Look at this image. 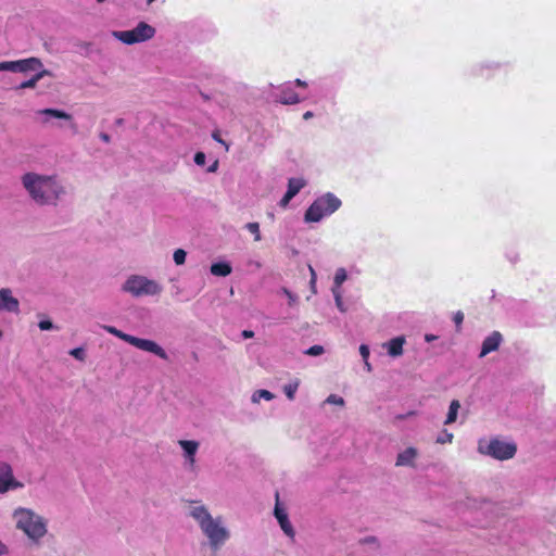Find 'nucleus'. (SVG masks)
Wrapping results in <instances>:
<instances>
[{"label":"nucleus","mask_w":556,"mask_h":556,"mask_svg":"<svg viewBox=\"0 0 556 556\" xmlns=\"http://www.w3.org/2000/svg\"><path fill=\"white\" fill-rule=\"evenodd\" d=\"M187 515L197 523L210 551L218 552L230 541L231 530L226 519L222 515H213L202 502H191L188 505Z\"/></svg>","instance_id":"f257e3e1"},{"label":"nucleus","mask_w":556,"mask_h":556,"mask_svg":"<svg viewBox=\"0 0 556 556\" xmlns=\"http://www.w3.org/2000/svg\"><path fill=\"white\" fill-rule=\"evenodd\" d=\"M11 518L14 528L35 545H39L48 534V519L33 508L17 506L12 510Z\"/></svg>","instance_id":"f03ea898"},{"label":"nucleus","mask_w":556,"mask_h":556,"mask_svg":"<svg viewBox=\"0 0 556 556\" xmlns=\"http://www.w3.org/2000/svg\"><path fill=\"white\" fill-rule=\"evenodd\" d=\"M23 185L33 200L39 204L54 203L62 193V187L50 176L27 173L23 176Z\"/></svg>","instance_id":"7ed1b4c3"},{"label":"nucleus","mask_w":556,"mask_h":556,"mask_svg":"<svg viewBox=\"0 0 556 556\" xmlns=\"http://www.w3.org/2000/svg\"><path fill=\"white\" fill-rule=\"evenodd\" d=\"M517 443L500 435L483 437L477 441V452L498 462L513 459L517 454Z\"/></svg>","instance_id":"20e7f679"},{"label":"nucleus","mask_w":556,"mask_h":556,"mask_svg":"<svg viewBox=\"0 0 556 556\" xmlns=\"http://www.w3.org/2000/svg\"><path fill=\"white\" fill-rule=\"evenodd\" d=\"M341 206V200L328 192L317 198L306 210L304 220L306 223H318L325 216L334 213Z\"/></svg>","instance_id":"39448f33"},{"label":"nucleus","mask_w":556,"mask_h":556,"mask_svg":"<svg viewBox=\"0 0 556 556\" xmlns=\"http://www.w3.org/2000/svg\"><path fill=\"white\" fill-rule=\"evenodd\" d=\"M155 29L146 22H140L135 28L129 30H117L113 33L114 38L125 45H134L147 41L153 38Z\"/></svg>","instance_id":"423d86ee"},{"label":"nucleus","mask_w":556,"mask_h":556,"mask_svg":"<svg viewBox=\"0 0 556 556\" xmlns=\"http://www.w3.org/2000/svg\"><path fill=\"white\" fill-rule=\"evenodd\" d=\"M123 289L135 296L154 295L161 292V287L153 280L141 276H131Z\"/></svg>","instance_id":"0eeeda50"},{"label":"nucleus","mask_w":556,"mask_h":556,"mask_svg":"<svg viewBox=\"0 0 556 556\" xmlns=\"http://www.w3.org/2000/svg\"><path fill=\"white\" fill-rule=\"evenodd\" d=\"M180 448V457L182 466L188 472H195L198 470L197 455L199 453L201 443L198 440L180 439L177 441Z\"/></svg>","instance_id":"6e6552de"},{"label":"nucleus","mask_w":556,"mask_h":556,"mask_svg":"<svg viewBox=\"0 0 556 556\" xmlns=\"http://www.w3.org/2000/svg\"><path fill=\"white\" fill-rule=\"evenodd\" d=\"M24 488V482L14 476L13 467L9 463L0 460V495Z\"/></svg>","instance_id":"1a4fd4ad"},{"label":"nucleus","mask_w":556,"mask_h":556,"mask_svg":"<svg viewBox=\"0 0 556 556\" xmlns=\"http://www.w3.org/2000/svg\"><path fill=\"white\" fill-rule=\"evenodd\" d=\"M42 62L38 58H28L17 61H9V71L14 73L39 72L42 68Z\"/></svg>","instance_id":"9d476101"},{"label":"nucleus","mask_w":556,"mask_h":556,"mask_svg":"<svg viewBox=\"0 0 556 556\" xmlns=\"http://www.w3.org/2000/svg\"><path fill=\"white\" fill-rule=\"evenodd\" d=\"M274 515H275L281 530L283 531V533L287 536L293 539L294 534H295L294 529H293L291 522L289 521L288 514H287L286 509L279 503L278 494L276 495V505H275V509H274Z\"/></svg>","instance_id":"9b49d317"},{"label":"nucleus","mask_w":556,"mask_h":556,"mask_svg":"<svg viewBox=\"0 0 556 556\" xmlns=\"http://www.w3.org/2000/svg\"><path fill=\"white\" fill-rule=\"evenodd\" d=\"M108 332L110 333H113L117 337H119L121 339H123L124 341H126L127 343L131 344V345H135L137 348H148V349H155V348H160L156 343H154L153 341H150V340H142V339H138V338H135L132 336H129V334H126L124 332H122L121 330L112 327V326H104L103 327Z\"/></svg>","instance_id":"f8f14e48"},{"label":"nucleus","mask_w":556,"mask_h":556,"mask_svg":"<svg viewBox=\"0 0 556 556\" xmlns=\"http://www.w3.org/2000/svg\"><path fill=\"white\" fill-rule=\"evenodd\" d=\"M418 457L419 451L414 446H408L397 454L395 466L416 468Z\"/></svg>","instance_id":"ddd939ff"},{"label":"nucleus","mask_w":556,"mask_h":556,"mask_svg":"<svg viewBox=\"0 0 556 556\" xmlns=\"http://www.w3.org/2000/svg\"><path fill=\"white\" fill-rule=\"evenodd\" d=\"M18 307V300L12 296V291L8 288L0 289V312L7 311L17 313Z\"/></svg>","instance_id":"4468645a"},{"label":"nucleus","mask_w":556,"mask_h":556,"mask_svg":"<svg viewBox=\"0 0 556 556\" xmlns=\"http://www.w3.org/2000/svg\"><path fill=\"white\" fill-rule=\"evenodd\" d=\"M277 101L282 104H296L301 101V99L299 94L290 87H286L281 89Z\"/></svg>","instance_id":"2eb2a0df"},{"label":"nucleus","mask_w":556,"mask_h":556,"mask_svg":"<svg viewBox=\"0 0 556 556\" xmlns=\"http://www.w3.org/2000/svg\"><path fill=\"white\" fill-rule=\"evenodd\" d=\"M51 75L50 71L48 70H41L37 72L30 79L23 81L17 87H15L16 90L18 89H26V88H35L37 86V83L43 78L45 76Z\"/></svg>","instance_id":"dca6fc26"},{"label":"nucleus","mask_w":556,"mask_h":556,"mask_svg":"<svg viewBox=\"0 0 556 556\" xmlns=\"http://www.w3.org/2000/svg\"><path fill=\"white\" fill-rule=\"evenodd\" d=\"M231 266L226 262L214 263L211 266V274L217 277H226L231 274Z\"/></svg>","instance_id":"f3484780"},{"label":"nucleus","mask_w":556,"mask_h":556,"mask_svg":"<svg viewBox=\"0 0 556 556\" xmlns=\"http://www.w3.org/2000/svg\"><path fill=\"white\" fill-rule=\"evenodd\" d=\"M300 383V379L294 378L287 382L286 384H283L282 391L289 401H293L295 399V394L299 390Z\"/></svg>","instance_id":"a211bd4d"},{"label":"nucleus","mask_w":556,"mask_h":556,"mask_svg":"<svg viewBox=\"0 0 556 556\" xmlns=\"http://www.w3.org/2000/svg\"><path fill=\"white\" fill-rule=\"evenodd\" d=\"M275 399V394L268 390H255L251 395V402L253 404H260L262 400L269 402Z\"/></svg>","instance_id":"6ab92c4d"},{"label":"nucleus","mask_w":556,"mask_h":556,"mask_svg":"<svg viewBox=\"0 0 556 556\" xmlns=\"http://www.w3.org/2000/svg\"><path fill=\"white\" fill-rule=\"evenodd\" d=\"M306 181L303 178H290L288 180V190L287 192L295 197L300 190L305 187Z\"/></svg>","instance_id":"aec40b11"},{"label":"nucleus","mask_w":556,"mask_h":556,"mask_svg":"<svg viewBox=\"0 0 556 556\" xmlns=\"http://www.w3.org/2000/svg\"><path fill=\"white\" fill-rule=\"evenodd\" d=\"M460 404L457 400H453L448 407V413L444 421L445 425H451L456 421Z\"/></svg>","instance_id":"412c9836"},{"label":"nucleus","mask_w":556,"mask_h":556,"mask_svg":"<svg viewBox=\"0 0 556 556\" xmlns=\"http://www.w3.org/2000/svg\"><path fill=\"white\" fill-rule=\"evenodd\" d=\"M38 113L42 114V115L55 117V118L72 121L71 114H68L64 111L58 110V109H43V110H40Z\"/></svg>","instance_id":"4be33fe9"},{"label":"nucleus","mask_w":556,"mask_h":556,"mask_svg":"<svg viewBox=\"0 0 556 556\" xmlns=\"http://www.w3.org/2000/svg\"><path fill=\"white\" fill-rule=\"evenodd\" d=\"M502 334L498 331H493L482 343L481 348H498L502 343Z\"/></svg>","instance_id":"5701e85b"},{"label":"nucleus","mask_w":556,"mask_h":556,"mask_svg":"<svg viewBox=\"0 0 556 556\" xmlns=\"http://www.w3.org/2000/svg\"><path fill=\"white\" fill-rule=\"evenodd\" d=\"M406 343L404 336H399L393 339H391L388 342H384L381 348H403V345Z\"/></svg>","instance_id":"b1692460"},{"label":"nucleus","mask_w":556,"mask_h":556,"mask_svg":"<svg viewBox=\"0 0 556 556\" xmlns=\"http://www.w3.org/2000/svg\"><path fill=\"white\" fill-rule=\"evenodd\" d=\"M324 404H329V405H336V406H339V407H343L345 405V401L342 396L338 395V394H330L327 396V399L325 400Z\"/></svg>","instance_id":"393cba45"},{"label":"nucleus","mask_w":556,"mask_h":556,"mask_svg":"<svg viewBox=\"0 0 556 556\" xmlns=\"http://www.w3.org/2000/svg\"><path fill=\"white\" fill-rule=\"evenodd\" d=\"M245 228L252 233L254 235V240L255 241H261L262 237H261V231H260V224L256 223V222H253V223H248L245 225Z\"/></svg>","instance_id":"a878e982"},{"label":"nucleus","mask_w":556,"mask_h":556,"mask_svg":"<svg viewBox=\"0 0 556 556\" xmlns=\"http://www.w3.org/2000/svg\"><path fill=\"white\" fill-rule=\"evenodd\" d=\"M454 439V435L453 433L448 432L447 430H444L443 432H441L435 442L439 443V444H446V443H452Z\"/></svg>","instance_id":"bb28decb"},{"label":"nucleus","mask_w":556,"mask_h":556,"mask_svg":"<svg viewBox=\"0 0 556 556\" xmlns=\"http://www.w3.org/2000/svg\"><path fill=\"white\" fill-rule=\"evenodd\" d=\"M345 280H346L345 269L344 268L337 269L334 279H333L336 287H340Z\"/></svg>","instance_id":"cd10ccee"},{"label":"nucleus","mask_w":556,"mask_h":556,"mask_svg":"<svg viewBox=\"0 0 556 556\" xmlns=\"http://www.w3.org/2000/svg\"><path fill=\"white\" fill-rule=\"evenodd\" d=\"M186 251L182 250V249H177L175 252H174V255H173V258H174V262L177 264V265H182L186 261Z\"/></svg>","instance_id":"c85d7f7f"},{"label":"nucleus","mask_w":556,"mask_h":556,"mask_svg":"<svg viewBox=\"0 0 556 556\" xmlns=\"http://www.w3.org/2000/svg\"><path fill=\"white\" fill-rule=\"evenodd\" d=\"M361 543L363 545H368L370 546L371 548H378L379 547V542H378V539L376 536H366L364 539L361 540Z\"/></svg>","instance_id":"c756f323"},{"label":"nucleus","mask_w":556,"mask_h":556,"mask_svg":"<svg viewBox=\"0 0 556 556\" xmlns=\"http://www.w3.org/2000/svg\"><path fill=\"white\" fill-rule=\"evenodd\" d=\"M359 351H361L362 358L364 361L365 368L368 372H370L372 370V366L368 361L370 350H359Z\"/></svg>","instance_id":"7c9ffc66"},{"label":"nucleus","mask_w":556,"mask_h":556,"mask_svg":"<svg viewBox=\"0 0 556 556\" xmlns=\"http://www.w3.org/2000/svg\"><path fill=\"white\" fill-rule=\"evenodd\" d=\"M71 355L77 361H85L86 358V350H71Z\"/></svg>","instance_id":"2f4dec72"},{"label":"nucleus","mask_w":556,"mask_h":556,"mask_svg":"<svg viewBox=\"0 0 556 556\" xmlns=\"http://www.w3.org/2000/svg\"><path fill=\"white\" fill-rule=\"evenodd\" d=\"M205 154L201 151L194 154V163L199 166H203L205 164Z\"/></svg>","instance_id":"473e14b6"},{"label":"nucleus","mask_w":556,"mask_h":556,"mask_svg":"<svg viewBox=\"0 0 556 556\" xmlns=\"http://www.w3.org/2000/svg\"><path fill=\"white\" fill-rule=\"evenodd\" d=\"M308 268H309V271H311L309 285H311L312 291L314 293H316V279H317L316 273H315V270H314V268L312 266H308Z\"/></svg>","instance_id":"72a5a7b5"},{"label":"nucleus","mask_w":556,"mask_h":556,"mask_svg":"<svg viewBox=\"0 0 556 556\" xmlns=\"http://www.w3.org/2000/svg\"><path fill=\"white\" fill-rule=\"evenodd\" d=\"M293 198H294V197H293L292 194H290V193L286 192V193H285V195L282 197V199L280 200L279 205H280L281 207H283V208H285V207H287V206H288V204H289V202H290Z\"/></svg>","instance_id":"f704fd0d"},{"label":"nucleus","mask_w":556,"mask_h":556,"mask_svg":"<svg viewBox=\"0 0 556 556\" xmlns=\"http://www.w3.org/2000/svg\"><path fill=\"white\" fill-rule=\"evenodd\" d=\"M212 138H213L215 141H217V142L222 143L223 146H225L226 150H228V149H229V146H228V144H227V143L222 139L220 134H219V131H218V130L213 131V134H212Z\"/></svg>","instance_id":"c9c22d12"},{"label":"nucleus","mask_w":556,"mask_h":556,"mask_svg":"<svg viewBox=\"0 0 556 556\" xmlns=\"http://www.w3.org/2000/svg\"><path fill=\"white\" fill-rule=\"evenodd\" d=\"M10 554V547L0 539V556H8Z\"/></svg>","instance_id":"e433bc0d"},{"label":"nucleus","mask_w":556,"mask_h":556,"mask_svg":"<svg viewBox=\"0 0 556 556\" xmlns=\"http://www.w3.org/2000/svg\"><path fill=\"white\" fill-rule=\"evenodd\" d=\"M454 323L456 324L457 327H459L464 320V313L458 311L454 314Z\"/></svg>","instance_id":"4c0bfd02"},{"label":"nucleus","mask_w":556,"mask_h":556,"mask_svg":"<svg viewBox=\"0 0 556 556\" xmlns=\"http://www.w3.org/2000/svg\"><path fill=\"white\" fill-rule=\"evenodd\" d=\"M39 328L41 330H50L53 328V325L50 320H41L39 324H38Z\"/></svg>","instance_id":"58836bf2"},{"label":"nucleus","mask_w":556,"mask_h":556,"mask_svg":"<svg viewBox=\"0 0 556 556\" xmlns=\"http://www.w3.org/2000/svg\"><path fill=\"white\" fill-rule=\"evenodd\" d=\"M402 352H403V350H388V353L384 356L395 358V357L401 356Z\"/></svg>","instance_id":"ea45409f"},{"label":"nucleus","mask_w":556,"mask_h":556,"mask_svg":"<svg viewBox=\"0 0 556 556\" xmlns=\"http://www.w3.org/2000/svg\"><path fill=\"white\" fill-rule=\"evenodd\" d=\"M324 350H305V354L309 356H319Z\"/></svg>","instance_id":"a19ab883"},{"label":"nucleus","mask_w":556,"mask_h":556,"mask_svg":"<svg viewBox=\"0 0 556 556\" xmlns=\"http://www.w3.org/2000/svg\"><path fill=\"white\" fill-rule=\"evenodd\" d=\"M152 352H155L160 357L166 358L165 350L159 349V350H151Z\"/></svg>","instance_id":"79ce46f5"},{"label":"nucleus","mask_w":556,"mask_h":556,"mask_svg":"<svg viewBox=\"0 0 556 556\" xmlns=\"http://www.w3.org/2000/svg\"><path fill=\"white\" fill-rule=\"evenodd\" d=\"M241 334L243 338L248 339V338H252L254 336V332L251 330H243Z\"/></svg>","instance_id":"37998d69"},{"label":"nucleus","mask_w":556,"mask_h":556,"mask_svg":"<svg viewBox=\"0 0 556 556\" xmlns=\"http://www.w3.org/2000/svg\"><path fill=\"white\" fill-rule=\"evenodd\" d=\"M100 139L106 143L110 142V140H111L110 136L105 132L100 134Z\"/></svg>","instance_id":"c03bdc74"},{"label":"nucleus","mask_w":556,"mask_h":556,"mask_svg":"<svg viewBox=\"0 0 556 556\" xmlns=\"http://www.w3.org/2000/svg\"><path fill=\"white\" fill-rule=\"evenodd\" d=\"M0 71H9V61L0 62Z\"/></svg>","instance_id":"a18cd8bd"},{"label":"nucleus","mask_w":556,"mask_h":556,"mask_svg":"<svg viewBox=\"0 0 556 556\" xmlns=\"http://www.w3.org/2000/svg\"><path fill=\"white\" fill-rule=\"evenodd\" d=\"M295 85L302 88H305L307 86L306 81L301 80L300 78L295 79Z\"/></svg>","instance_id":"49530a36"},{"label":"nucleus","mask_w":556,"mask_h":556,"mask_svg":"<svg viewBox=\"0 0 556 556\" xmlns=\"http://www.w3.org/2000/svg\"><path fill=\"white\" fill-rule=\"evenodd\" d=\"M217 166H218V162L215 161L210 167H208V172L210 173H213L217 169Z\"/></svg>","instance_id":"de8ad7c7"},{"label":"nucleus","mask_w":556,"mask_h":556,"mask_svg":"<svg viewBox=\"0 0 556 556\" xmlns=\"http://www.w3.org/2000/svg\"><path fill=\"white\" fill-rule=\"evenodd\" d=\"M313 116H314V114H313V112H311V111H307V112H305V113L303 114V118H304L305 121H307V119L312 118Z\"/></svg>","instance_id":"09e8293b"},{"label":"nucleus","mask_w":556,"mask_h":556,"mask_svg":"<svg viewBox=\"0 0 556 556\" xmlns=\"http://www.w3.org/2000/svg\"><path fill=\"white\" fill-rule=\"evenodd\" d=\"M425 339H426L427 342H430V341L434 340L435 337L432 336V334H426Z\"/></svg>","instance_id":"8fccbe9b"},{"label":"nucleus","mask_w":556,"mask_h":556,"mask_svg":"<svg viewBox=\"0 0 556 556\" xmlns=\"http://www.w3.org/2000/svg\"><path fill=\"white\" fill-rule=\"evenodd\" d=\"M491 350H481V353L479 355L480 358H483Z\"/></svg>","instance_id":"3c124183"},{"label":"nucleus","mask_w":556,"mask_h":556,"mask_svg":"<svg viewBox=\"0 0 556 556\" xmlns=\"http://www.w3.org/2000/svg\"><path fill=\"white\" fill-rule=\"evenodd\" d=\"M336 301H337V303H338V306H340V302H341V301H340V295H336Z\"/></svg>","instance_id":"603ef678"},{"label":"nucleus","mask_w":556,"mask_h":556,"mask_svg":"<svg viewBox=\"0 0 556 556\" xmlns=\"http://www.w3.org/2000/svg\"><path fill=\"white\" fill-rule=\"evenodd\" d=\"M359 348L365 349L368 348L366 344H361Z\"/></svg>","instance_id":"864d4df0"},{"label":"nucleus","mask_w":556,"mask_h":556,"mask_svg":"<svg viewBox=\"0 0 556 556\" xmlns=\"http://www.w3.org/2000/svg\"><path fill=\"white\" fill-rule=\"evenodd\" d=\"M117 124H122L123 123V119H117L116 122Z\"/></svg>","instance_id":"5fc2aeb1"},{"label":"nucleus","mask_w":556,"mask_h":556,"mask_svg":"<svg viewBox=\"0 0 556 556\" xmlns=\"http://www.w3.org/2000/svg\"><path fill=\"white\" fill-rule=\"evenodd\" d=\"M312 348L317 349V348H321V346L320 345H313Z\"/></svg>","instance_id":"6e6d98bb"},{"label":"nucleus","mask_w":556,"mask_h":556,"mask_svg":"<svg viewBox=\"0 0 556 556\" xmlns=\"http://www.w3.org/2000/svg\"><path fill=\"white\" fill-rule=\"evenodd\" d=\"M154 1H155V0H148V3L150 4V3L154 2Z\"/></svg>","instance_id":"4d7b16f0"},{"label":"nucleus","mask_w":556,"mask_h":556,"mask_svg":"<svg viewBox=\"0 0 556 556\" xmlns=\"http://www.w3.org/2000/svg\"><path fill=\"white\" fill-rule=\"evenodd\" d=\"M98 2H104L105 0H97Z\"/></svg>","instance_id":"13d9d810"}]
</instances>
